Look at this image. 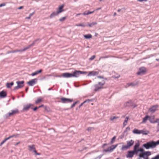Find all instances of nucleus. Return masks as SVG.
Returning <instances> with one entry per match:
<instances>
[{
  "mask_svg": "<svg viewBox=\"0 0 159 159\" xmlns=\"http://www.w3.org/2000/svg\"><path fill=\"white\" fill-rule=\"evenodd\" d=\"M158 140L156 142H154L153 141H150L147 142L146 143L144 144L143 145V147L145 148L146 149H148L149 148H153L156 146L159 145Z\"/></svg>",
  "mask_w": 159,
  "mask_h": 159,
  "instance_id": "nucleus-1",
  "label": "nucleus"
},
{
  "mask_svg": "<svg viewBox=\"0 0 159 159\" xmlns=\"http://www.w3.org/2000/svg\"><path fill=\"white\" fill-rule=\"evenodd\" d=\"M126 145H123L121 149V150H125L129 149L134 144V142L132 140L126 141Z\"/></svg>",
  "mask_w": 159,
  "mask_h": 159,
  "instance_id": "nucleus-2",
  "label": "nucleus"
},
{
  "mask_svg": "<svg viewBox=\"0 0 159 159\" xmlns=\"http://www.w3.org/2000/svg\"><path fill=\"white\" fill-rule=\"evenodd\" d=\"M151 154V153L150 152L145 151L139 154L138 159H140L141 158H143L144 159H148V156H150Z\"/></svg>",
  "mask_w": 159,
  "mask_h": 159,
  "instance_id": "nucleus-3",
  "label": "nucleus"
},
{
  "mask_svg": "<svg viewBox=\"0 0 159 159\" xmlns=\"http://www.w3.org/2000/svg\"><path fill=\"white\" fill-rule=\"evenodd\" d=\"M139 146V143H137L135 144L134 148V151L138 154L139 152H141L142 153L144 152L143 149V148H138Z\"/></svg>",
  "mask_w": 159,
  "mask_h": 159,
  "instance_id": "nucleus-4",
  "label": "nucleus"
},
{
  "mask_svg": "<svg viewBox=\"0 0 159 159\" xmlns=\"http://www.w3.org/2000/svg\"><path fill=\"white\" fill-rule=\"evenodd\" d=\"M28 147L29 148V150L30 151H33L36 155H40V153L37 152L34 145H29Z\"/></svg>",
  "mask_w": 159,
  "mask_h": 159,
  "instance_id": "nucleus-5",
  "label": "nucleus"
},
{
  "mask_svg": "<svg viewBox=\"0 0 159 159\" xmlns=\"http://www.w3.org/2000/svg\"><path fill=\"white\" fill-rule=\"evenodd\" d=\"M39 40L38 39L35 40H34V42H33V43L32 44L29 45V46H28L27 47L24 48L23 49L18 50V52H23L26 50H27L28 48H30L31 47H32L34 45V44L37 41H38Z\"/></svg>",
  "mask_w": 159,
  "mask_h": 159,
  "instance_id": "nucleus-6",
  "label": "nucleus"
},
{
  "mask_svg": "<svg viewBox=\"0 0 159 159\" xmlns=\"http://www.w3.org/2000/svg\"><path fill=\"white\" fill-rule=\"evenodd\" d=\"M86 72L81 71H76L74 72L73 73H71L72 77H78L79 76L80 74L86 73Z\"/></svg>",
  "mask_w": 159,
  "mask_h": 159,
  "instance_id": "nucleus-7",
  "label": "nucleus"
},
{
  "mask_svg": "<svg viewBox=\"0 0 159 159\" xmlns=\"http://www.w3.org/2000/svg\"><path fill=\"white\" fill-rule=\"evenodd\" d=\"M24 83V81H18L16 82V83L17 84V86L15 87L14 89L16 90L20 88H22L24 85L23 84Z\"/></svg>",
  "mask_w": 159,
  "mask_h": 159,
  "instance_id": "nucleus-8",
  "label": "nucleus"
},
{
  "mask_svg": "<svg viewBox=\"0 0 159 159\" xmlns=\"http://www.w3.org/2000/svg\"><path fill=\"white\" fill-rule=\"evenodd\" d=\"M134 154H138L135 152L134 150L128 151V153L126 155V157L127 158H132Z\"/></svg>",
  "mask_w": 159,
  "mask_h": 159,
  "instance_id": "nucleus-9",
  "label": "nucleus"
},
{
  "mask_svg": "<svg viewBox=\"0 0 159 159\" xmlns=\"http://www.w3.org/2000/svg\"><path fill=\"white\" fill-rule=\"evenodd\" d=\"M146 71V69L145 67H142L139 69V71L137 73L138 75H143Z\"/></svg>",
  "mask_w": 159,
  "mask_h": 159,
  "instance_id": "nucleus-10",
  "label": "nucleus"
},
{
  "mask_svg": "<svg viewBox=\"0 0 159 159\" xmlns=\"http://www.w3.org/2000/svg\"><path fill=\"white\" fill-rule=\"evenodd\" d=\"M117 146L118 144L114 145H112L110 147L108 148L107 149L105 150L104 151L106 152H111L115 149Z\"/></svg>",
  "mask_w": 159,
  "mask_h": 159,
  "instance_id": "nucleus-11",
  "label": "nucleus"
},
{
  "mask_svg": "<svg viewBox=\"0 0 159 159\" xmlns=\"http://www.w3.org/2000/svg\"><path fill=\"white\" fill-rule=\"evenodd\" d=\"M71 73L66 72L63 73L61 75H58L57 77H63L64 78H70L72 77Z\"/></svg>",
  "mask_w": 159,
  "mask_h": 159,
  "instance_id": "nucleus-12",
  "label": "nucleus"
},
{
  "mask_svg": "<svg viewBox=\"0 0 159 159\" xmlns=\"http://www.w3.org/2000/svg\"><path fill=\"white\" fill-rule=\"evenodd\" d=\"M61 101L63 103H66L71 102L73 101L72 99H70L64 98H61Z\"/></svg>",
  "mask_w": 159,
  "mask_h": 159,
  "instance_id": "nucleus-13",
  "label": "nucleus"
},
{
  "mask_svg": "<svg viewBox=\"0 0 159 159\" xmlns=\"http://www.w3.org/2000/svg\"><path fill=\"white\" fill-rule=\"evenodd\" d=\"M37 79H34L28 82V84L29 86H33L35 84L37 81Z\"/></svg>",
  "mask_w": 159,
  "mask_h": 159,
  "instance_id": "nucleus-14",
  "label": "nucleus"
},
{
  "mask_svg": "<svg viewBox=\"0 0 159 159\" xmlns=\"http://www.w3.org/2000/svg\"><path fill=\"white\" fill-rule=\"evenodd\" d=\"M138 84V83L137 82H134L130 83H128L126 84V87H128L129 86L132 87H134L137 85Z\"/></svg>",
  "mask_w": 159,
  "mask_h": 159,
  "instance_id": "nucleus-15",
  "label": "nucleus"
},
{
  "mask_svg": "<svg viewBox=\"0 0 159 159\" xmlns=\"http://www.w3.org/2000/svg\"><path fill=\"white\" fill-rule=\"evenodd\" d=\"M158 107V105H156L151 107L149 109V111L152 113H154L157 110V108Z\"/></svg>",
  "mask_w": 159,
  "mask_h": 159,
  "instance_id": "nucleus-16",
  "label": "nucleus"
},
{
  "mask_svg": "<svg viewBox=\"0 0 159 159\" xmlns=\"http://www.w3.org/2000/svg\"><path fill=\"white\" fill-rule=\"evenodd\" d=\"M32 106H33V105L32 104H29L27 105H24L23 111H28L30 108V107Z\"/></svg>",
  "mask_w": 159,
  "mask_h": 159,
  "instance_id": "nucleus-17",
  "label": "nucleus"
},
{
  "mask_svg": "<svg viewBox=\"0 0 159 159\" xmlns=\"http://www.w3.org/2000/svg\"><path fill=\"white\" fill-rule=\"evenodd\" d=\"M11 112H9L8 113V116H9L17 114L18 112V110L17 109H16L14 110H12L11 111Z\"/></svg>",
  "mask_w": 159,
  "mask_h": 159,
  "instance_id": "nucleus-18",
  "label": "nucleus"
},
{
  "mask_svg": "<svg viewBox=\"0 0 159 159\" xmlns=\"http://www.w3.org/2000/svg\"><path fill=\"white\" fill-rule=\"evenodd\" d=\"M94 87H95L94 91H98L103 88V87L100 86L98 84L95 85Z\"/></svg>",
  "mask_w": 159,
  "mask_h": 159,
  "instance_id": "nucleus-19",
  "label": "nucleus"
},
{
  "mask_svg": "<svg viewBox=\"0 0 159 159\" xmlns=\"http://www.w3.org/2000/svg\"><path fill=\"white\" fill-rule=\"evenodd\" d=\"M98 72L95 71L90 72L88 75V76H95L98 74Z\"/></svg>",
  "mask_w": 159,
  "mask_h": 159,
  "instance_id": "nucleus-20",
  "label": "nucleus"
},
{
  "mask_svg": "<svg viewBox=\"0 0 159 159\" xmlns=\"http://www.w3.org/2000/svg\"><path fill=\"white\" fill-rule=\"evenodd\" d=\"M63 7L64 6L63 5H61L59 7L57 11L58 14L61 13L64 11V10L63 9Z\"/></svg>",
  "mask_w": 159,
  "mask_h": 159,
  "instance_id": "nucleus-21",
  "label": "nucleus"
},
{
  "mask_svg": "<svg viewBox=\"0 0 159 159\" xmlns=\"http://www.w3.org/2000/svg\"><path fill=\"white\" fill-rule=\"evenodd\" d=\"M7 96V94L6 92L2 91L0 92V98H1L5 97Z\"/></svg>",
  "mask_w": 159,
  "mask_h": 159,
  "instance_id": "nucleus-22",
  "label": "nucleus"
},
{
  "mask_svg": "<svg viewBox=\"0 0 159 159\" xmlns=\"http://www.w3.org/2000/svg\"><path fill=\"white\" fill-rule=\"evenodd\" d=\"M149 118H150V116H146L143 119V120L142 122V123H146L147 120H149Z\"/></svg>",
  "mask_w": 159,
  "mask_h": 159,
  "instance_id": "nucleus-23",
  "label": "nucleus"
},
{
  "mask_svg": "<svg viewBox=\"0 0 159 159\" xmlns=\"http://www.w3.org/2000/svg\"><path fill=\"white\" fill-rule=\"evenodd\" d=\"M42 70L41 69H40L39 70L36 71L34 72L33 73L31 74V75L32 76H34V75H36L38 74L39 73H40L42 72Z\"/></svg>",
  "mask_w": 159,
  "mask_h": 159,
  "instance_id": "nucleus-24",
  "label": "nucleus"
},
{
  "mask_svg": "<svg viewBox=\"0 0 159 159\" xmlns=\"http://www.w3.org/2000/svg\"><path fill=\"white\" fill-rule=\"evenodd\" d=\"M58 13L56 11V12H52L50 15V18H52L54 16H57L58 15Z\"/></svg>",
  "mask_w": 159,
  "mask_h": 159,
  "instance_id": "nucleus-25",
  "label": "nucleus"
},
{
  "mask_svg": "<svg viewBox=\"0 0 159 159\" xmlns=\"http://www.w3.org/2000/svg\"><path fill=\"white\" fill-rule=\"evenodd\" d=\"M149 132L148 131L144 129L140 130V134H142L144 135H147Z\"/></svg>",
  "mask_w": 159,
  "mask_h": 159,
  "instance_id": "nucleus-26",
  "label": "nucleus"
},
{
  "mask_svg": "<svg viewBox=\"0 0 159 159\" xmlns=\"http://www.w3.org/2000/svg\"><path fill=\"white\" fill-rule=\"evenodd\" d=\"M154 116H153L152 117H150V118H149V121L151 123H155L156 120H154Z\"/></svg>",
  "mask_w": 159,
  "mask_h": 159,
  "instance_id": "nucleus-27",
  "label": "nucleus"
},
{
  "mask_svg": "<svg viewBox=\"0 0 159 159\" xmlns=\"http://www.w3.org/2000/svg\"><path fill=\"white\" fill-rule=\"evenodd\" d=\"M133 133L136 134H140V130H139L136 129H134L133 131Z\"/></svg>",
  "mask_w": 159,
  "mask_h": 159,
  "instance_id": "nucleus-28",
  "label": "nucleus"
},
{
  "mask_svg": "<svg viewBox=\"0 0 159 159\" xmlns=\"http://www.w3.org/2000/svg\"><path fill=\"white\" fill-rule=\"evenodd\" d=\"M94 11H95V10H94V11H85L83 14L84 15H88L89 14H91L93 13V12H94Z\"/></svg>",
  "mask_w": 159,
  "mask_h": 159,
  "instance_id": "nucleus-29",
  "label": "nucleus"
},
{
  "mask_svg": "<svg viewBox=\"0 0 159 159\" xmlns=\"http://www.w3.org/2000/svg\"><path fill=\"white\" fill-rule=\"evenodd\" d=\"M84 37L86 39H89L92 38V36L91 34H89L84 35Z\"/></svg>",
  "mask_w": 159,
  "mask_h": 159,
  "instance_id": "nucleus-30",
  "label": "nucleus"
},
{
  "mask_svg": "<svg viewBox=\"0 0 159 159\" xmlns=\"http://www.w3.org/2000/svg\"><path fill=\"white\" fill-rule=\"evenodd\" d=\"M105 81L104 80H103L102 82H98V84L100 86L103 87V86L105 84Z\"/></svg>",
  "mask_w": 159,
  "mask_h": 159,
  "instance_id": "nucleus-31",
  "label": "nucleus"
},
{
  "mask_svg": "<svg viewBox=\"0 0 159 159\" xmlns=\"http://www.w3.org/2000/svg\"><path fill=\"white\" fill-rule=\"evenodd\" d=\"M129 119V117H126L124 122V123H123V125L124 126H125L127 125V121Z\"/></svg>",
  "mask_w": 159,
  "mask_h": 159,
  "instance_id": "nucleus-32",
  "label": "nucleus"
},
{
  "mask_svg": "<svg viewBox=\"0 0 159 159\" xmlns=\"http://www.w3.org/2000/svg\"><path fill=\"white\" fill-rule=\"evenodd\" d=\"M76 26H81L82 27H85L86 25L84 23H81L78 24H76Z\"/></svg>",
  "mask_w": 159,
  "mask_h": 159,
  "instance_id": "nucleus-33",
  "label": "nucleus"
},
{
  "mask_svg": "<svg viewBox=\"0 0 159 159\" xmlns=\"http://www.w3.org/2000/svg\"><path fill=\"white\" fill-rule=\"evenodd\" d=\"M13 82H11L10 83H7V87L8 88H10L11 86H12L13 85Z\"/></svg>",
  "mask_w": 159,
  "mask_h": 159,
  "instance_id": "nucleus-34",
  "label": "nucleus"
},
{
  "mask_svg": "<svg viewBox=\"0 0 159 159\" xmlns=\"http://www.w3.org/2000/svg\"><path fill=\"white\" fill-rule=\"evenodd\" d=\"M42 98L41 97H39V98H38V99L36 101H35V103L36 104H38L39 102H42Z\"/></svg>",
  "mask_w": 159,
  "mask_h": 159,
  "instance_id": "nucleus-35",
  "label": "nucleus"
},
{
  "mask_svg": "<svg viewBox=\"0 0 159 159\" xmlns=\"http://www.w3.org/2000/svg\"><path fill=\"white\" fill-rule=\"evenodd\" d=\"M97 24V23L96 22H93L90 24H89L88 25L90 27H92L93 26Z\"/></svg>",
  "mask_w": 159,
  "mask_h": 159,
  "instance_id": "nucleus-36",
  "label": "nucleus"
},
{
  "mask_svg": "<svg viewBox=\"0 0 159 159\" xmlns=\"http://www.w3.org/2000/svg\"><path fill=\"white\" fill-rule=\"evenodd\" d=\"M34 14V12H33L32 13H30L29 15V16L28 17H27L26 18V19H30L31 16H32Z\"/></svg>",
  "mask_w": 159,
  "mask_h": 159,
  "instance_id": "nucleus-37",
  "label": "nucleus"
},
{
  "mask_svg": "<svg viewBox=\"0 0 159 159\" xmlns=\"http://www.w3.org/2000/svg\"><path fill=\"white\" fill-rule=\"evenodd\" d=\"M116 136H114L112 138V139H111V143H113L114 141H115V140L116 139Z\"/></svg>",
  "mask_w": 159,
  "mask_h": 159,
  "instance_id": "nucleus-38",
  "label": "nucleus"
},
{
  "mask_svg": "<svg viewBox=\"0 0 159 159\" xmlns=\"http://www.w3.org/2000/svg\"><path fill=\"white\" fill-rule=\"evenodd\" d=\"M89 101H90V100H85L83 102L80 104V107L81 106H82L83 105V104H84V103H85V102H89Z\"/></svg>",
  "mask_w": 159,
  "mask_h": 159,
  "instance_id": "nucleus-39",
  "label": "nucleus"
},
{
  "mask_svg": "<svg viewBox=\"0 0 159 159\" xmlns=\"http://www.w3.org/2000/svg\"><path fill=\"white\" fill-rule=\"evenodd\" d=\"M151 159H159V154L157 155L154 157L152 158Z\"/></svg>",
  "mask_w": 159,
  "mask_h": 159,
  "instance_id": "nucleus-40",
  "label": "nucleus"
},
{
  "mask_svg": "<svg viewBox=\"0 0 159 159\" xmlns=\"http://www.w3.org/2000/svg\"><path fill=\"white\" fill-rule=\"evenodd\" d=\"M118 118V117H117L114 116V117H113L111 118L110 120H114L115 119H116L117 118Z\"/></svg>",
  "mask_w": 159,
  "mask_h": 159,
  "instance_id": "nucleus-41",
  "label": "nucleus"
},
{
  "mask_svg": "<svg viewBox=\"0 0 159 159\" xmlns=\"http://www.w3.org/2000/svg\"><path fill=\"white\" fill-rule=\"evenodd\" d=\"M66 18L65 17H62L59 19V20L60 21H62L66 19Z\"/></svg>",
  "mask_w": 159,
  "mask_h": 159,
  "instance_id": "nucleus-42",
  "label": "nucleus"
},
{
  "mask_svg": "<svg viewBox=\"0 0 159 159\" xmlns=\"http://www.w3.org/2000/svg\"><path fill=\"white\" fill-rule=\"evenodd\" d=\"M95 57V55H93L90 58L89 60H92L93 59H94Z\"/></svg>",
  "mask_w": 159,
  "mask_h": 159,
  "instance_id": "nucleus-43",
  "label": "nucleus"
},
{
  "mask_svg": "<svg viewBox=\"0 0 159 159\" xmlns=\"http://www.w3.org/2000/svg\"><path fill=\"white\" fill-rule=\"evenodd\" d=\"M156 123H158V127L159 128V119H156Z\"/></svg>",
  "mask_w": 159,
  "mask_h": 159,
  "instance_id": "nucleus-44",
  "label": "nucleus"
},
{
  "mask_svg": "<svg viewBox=\"0 0 159 159\" xmlns=\"http://www.w3.org/2000/svg\"><path fill=\"white\" fill-rule=\"evenodd\" d=\"M77 102H75L71 106V108H73V107H74L75 106V105L77 104Z\"/></svg>",
  "mask_w": 159,
  "mask_h": 159,
  "instance_id": "nucleus-45",
  "label": "nucleus"
},
{
  "mask_svg": "<svg viewBox=\"0 0 159 159\" xmlns=\"http://www.w3.org/2000/svg\"><path fill=\"white\" fill-rule=\"evenodd\" d=\"M38 108H39V107H34V108H33V109L34 111H35Z\"/></svg>",
  "mask_w": 159,
  "mask_h": 159,
  "instance_id": "nucleus-46",
  "label": "nucleus"
},
{
  "mask_svg": "<svg viewBox=\"0 0 159 159\" xmlns=\"http://www.w3.org/2000/svg\"><path fill=\"white\" fill-rule=\"evenodd\" d=\"M137 1L140 2H142L143 1H146L147 0H137Z\"/></svg>",
  "mask_w": 159,
  "mask_h": 159,
  "instance_id": "nucleus-47",
  "label": "nucleus"
},
{
  "mask_svg": "<svg viewBox=\"0 0 159 159\" xmlns=\"http://www.w3.org/2000/svg\"><path fill=\"white\" fill-rule=\"evenodd\" d=\"M6 141H5V139H4L3 141H2V143H1V145H2Z\"/></svg>",
  "mask_w": 159,
  "mask_h": 159,
  "instance_id": "nucleus-48",
  "label": "nucleus"
},
{
  "mask_svg": "<svg viewBox=\"0 0 159 159\" xmlns=\"http://www.w3.org/2000/svg\"><path fill=\"white\" fill-rule=\"evenodd\" d=\"M18 52V50H16L12 52Z\"/></svg>",
  "mask_w": 159,
  "mask_h": 159,
  "instance_id": "nucleus-49",
  "label": "nucleus"
},
{
  "mask_svg": "<svg viewBox=\"0 0 159 159\" xmlns=\"http://www.w3.org/2000/svg\"><path fill=\"white\" fill-rule=\"evenodd\" d=\"M5 5V4H0V7H1L2 6H4Z\"/></svg>",
  "mask_w": 159,
  "mask_h": 159,
  "instance_id": "nucleus-50",
  "label": "nucleus"
},
{
  "mask_svg": "<svg viewBox=\"0 0 159 159\" xmlns=\"http://www.w3.org/2000/svg\"><path fill=\"white\" fill-rule=\"evenodd\" d=\"M20 143V142H18L17 143H16L15 144V146H16L17 145L19 144Z\"/></svg>",
  "mask_w": 159,
  "mask_h": 159,
  "instance_id": "nucleus-51",
  "label": "nucleus"
},
{
  "mask_svg": "<svg viewBox=\"0 0 159 159\" xmlns=\"http://www.w3.org/2000/svg\"><path fill=\"white\" fill-rule=\"evenodd\" d=\"M23 8V6H21L19 7L18 9H22Z\"/></svg>",
  "mask_w": 159,
  "mask_h": 159,
  "instance_id": "nucleus-52",
  "label": "nucleus"
},
{
  "mask_svg": "<svg viewBox=\"0 0 159 159\" xmlns=\"http://www.w3.org/2000/svg\"><path fill=\"white\" fill-rule=\"evenodd\" d=\"M9 139H10V138L9 137L7 138H6L5 139V141H7V140Z\"/></svg>",
  "mask_w": 159,
  "mask_h": 159,
  "instance_id": "nucleus-53",
  "label": "nucleus"
},
{
  "mask_svg": "<svg viewBox=\"0 0 159 159\" xmlns=\"http://www.w3.org/2000/svg\"><path fill=\"white\" fill-rule=\"evenodd\" d=\"M129 129H130V128H129V127H127V128H126V130H129Z\"/></svg>",
  "mask_w": 159,
  "mask_h": 159,
  "instance_id": "nucleus-54",
  "label": "nucleus"
},
{
  "mask_svg": "<svg viewBox=\"0 0 159 159\" xmlns=\"http://www.w3.org/2000/svg\"><path fill=\"white\" fill-rule=\"evenodd\" d=\"M18 134H16V135H12V136H13V137H17L18 136Z\"/></svg>",
  "mask_w": 159,
  "mask_h": 159,
  "instance_id": "nucleus-55",
  "label": "nucleus"
},
{
  "mask_svg": "<svg viewBox=\"0 0 159 159\" xmlns=\"http://www.w3.org/2000/svg\"><path fill=\"white\" fill-rule=\"evenodd\" d=\"M101 9V7L98 8H97L95 10L98 11V10Z\"/></svg>",
  "mask_w": 159,
  "mask_h": 159,
  "instance_id": "nucleus-56",
  "label": "nucleus"
},
{
  "mask_svg": "<svg viewBox=\"0 0 159 159\" xmlns=\"http://www.w3.org/2000/svg\"><path fill=\"white\" fill-rule=\"evenodd\" d=\"M81 13H79V14H77L76 15V16H78L79 15H81Z\"/></svg>",
  "mask_w": 159,
  "mask_h": 159,
  "instance_id": "nucleus-57",
  "label": "nucleus"
},
{
  "mask_svg": "<svg viewBox=\"0 0 159 159\" xmlns=\"http://www.w3.org/2000/svg\"><path fill=\"white\" fill-rule=\"evenodd\" d=\"M43 105H41V106H39V107H39V108H40V107H43Z\"/></svg>",
  "mask_w": 159,
  "mask_h": 159,
  "instance_id": "nucleus-58",
  "label": "nucleus"
},
{
  "mask_svg": "<svg viewBox=\"0 0 159 159\" xmlns=\"http://www.w3.org/2000/svg\"><path fill=\"white\" fill-rule=\"evenodd\" d=\"M91 128H88V131H89V130H90Z\"/></svg>",
  "mask_w": 159,
  "mask_h": 159,
  "instance_id": "nucleus-59",
  "label": "nucleus"
},
{
  "mask_svg": "<svg viewBox=\"0 0 159 159\" xmlns=\"http://www.w3.org/2000/svg\"><path fill=\"white\" fill-rule=\"evenodd\" d=\"M28 88H27L25 89V90L26 92L28 90Z\"/></svg>",
  "mask_w": 159,
  "mask_h": 159,
  "instance_id": "nucleus-60",
  "label": "nucleus"
},
{
  "mask_svg": "<svg viewBox=\"0 0 159 159\" xmlns=\"http://www.w3.org/2000/svg\"><path fill=\"white\" fill-rule=\"evenodd\" d=\"M13 137V136H10L9 137L10 138H12Z\"/></svg>",
  "mask_w": 159,
  "mask_h": 159,
  "instance_id": "nucleus-61",
  "label": "nucleus"
},
{
  "mask_svg": "<svg viewBox=\"0 0 159 159\" xmlns=\"http://www.w3.org/2000/svg\"><path fill=\"white\" fill-rule=\"evenodd\" d=\"M98 35V34L97 33H96L95 34V36H97Z\"/></svg>",
  "mask_w": 159,
  "mask_h": 159,
  "instance_id": "nucleus-62",
  "label": "nucleus"
},
{
  "mask_svg": "<svg viewBox=\"0 0 159 159\" xmlns=\"http://www.w3.org/2000/svg\"><path fill=\"white\" fill-rule=\"evenodd\" d=\"M116 15V12H115L114 13V16H115Z\"/></svg>",
  "mask_w": 159,
  "mask_h": 159,
  "instance_id": "nucleus-63",
  "label": "nucleus"
},
{
  "mask_svg": "<svg viewBox=\"0 0 159 159\" xmlns=\"http://www.w3.org/2000/svg\"><path fill=\"white\" fill-rule=\"evenodd\" d=\"M156 60L158 61H159V59H157Z\"/></svg>",
  "mask_w": 159,
  "mask_h": 159,
  "instance_id": "nucleus-64",
  "label": "nucleus"
}]
</instances>
